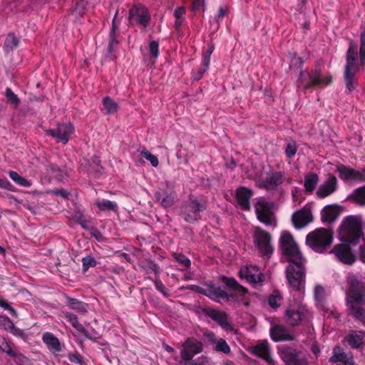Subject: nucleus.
<instances>
[{
	"instance_id": "nucleus-62",
	"label": "nucleus",
	"mask_w": 365,
	"mask_h": 365,
	"mask_svg": "<svg viewBox=\"0 0 365 365\" xmlns=\"http://www.w3.org/2000/svg\"><path fill=\"white\" fill-rule=\"evenodd\" d=\"M205 335L207 337L208 342H225L223 339H220L219 340L216 341L214 334L210 331H206Z\"/></svg>"
},
{
	"instance_id": "nucleus-8",
	"label": "nucleus",
	"mask_w": 365,
	"mask_h": 365,
	"mask_svg": "<svg viewBox=\"0 0 365 365\" xmlns=\"http://www.w3.org/2000/svg\"><path fill=\"white\" fill-rule=\"evenodd\" d=\"M299 294V302H297L296 306H290L285 312V319L287 322L292 326H297L302 322L309 321L311 317V312L308 307L302 303L303 294L304 292V285L301 291L297 290L293 288Z\"/></svg>"
},
{
	"instance_id": "nucleus-35",
	"label": "nucleus",
	"mask_w": 365,
	"mask_h": 365,
	"mask_svg": "<svg viewBox=\"0 0 365 365\" xmlns=\"http://www.w3.org/2000/svg\"><path fill=\"white\" fill-rule=\"evenodd\" d=\"M343 342H365V331L351 330Z\"/></svg>"
},
{
	"instance_id": "nucleus-30",
	"label": "nucleus",
	"mask_w": 365,
	"mask_h": 365,
	"mask_svg": "<svg viewBox=\"0 0 365 365\" xmlns=\"http://www.w3.org/2000/svg\"><path fill=\"white\" fill-rule=\"evenodd\" d=\"M0 327L10 331L16 336L21 335L22 331L16 327L13 322L6 316L0 315Z\"/></svg>"
},
{
	"instance_id": "nucleus-16",
	"label": "nucleus",
	"mask_w": 365,
	"mask_h": 365,
	"mask_svg": "<svg viewBox=\"0 0 365 365\" xmlns=\"http://www.w3.org/2000/svg\"><path fill=\"white\" fill-rule=\"evenodd\" d=\"M128 19L130 24H138L145 29L150 21V16L145 6L138 4L130 9Z\"/></svg>"
},
{
	"instance_id": "nucleus-49",
	"label": "nucleus",
	"mask_w": 365,
	"mask_h": 365,
	"mask_svg": "<svg viewBox=\"0 0 365 365\" xmlns=\"http://www.w3.org/2000/svg\"><path fill=\"white\" fill-rule=\"evenodd\" d=\"M6 97L11 103L15 105L16 106H18L20 103L19 97L9 88L6 89Z\"/></svg>"
},
{
	"instance_id": "nucleus-20",
	"label": "nucleus",
	"mask_w": 365,
	"mask_h": 365,
	"mask_svg": "<svg viewBox=\"0 0 365 365\" xmlns=\"http://www.w3.org/2000/svg\"><path fill=\"white\" fill-rule=\"evenodd\" d=\"M292 220L295 227L302 228L312 221V215L309 209H302L292 215Z\"/></svg>"
},
{
	"instance_id": "nucleus-24",
	"label": "nucleus",
	"mask_w": 365,
	"mask_h": 365,
	"mask_svg": "<svg viewBox=\"0 0 365 365\" xmlns=\"http://www.w3.org/2000/svg\"><path fill=\"white\" fill-rule=\"evenodd\" d=\"M331 362H341L344 365H354L352 357L349 353H346L344 349L336 346L333 349V354L330 358Z\"/></svg>"
},
{
	"instance_id": "nucleus-40",
	"label": "nucleus",
	"mask_w": 365,
	"mask_h": 365,
	"mask_svg": "<svg viewBox=\"0 0 365 365\" xmlns=\"http://www.w3.org/2000/svg\"><path fill=\"white\" fill-rule=\"evenodd\" d=\"M142 267L146 274H154L158 277L160 273L159 266L152 261L144 262L142 265Z\"/></svg>"
},
{
	"instance_id": "nucleus-19",
	"label": "nucleus",
	"mask_w": 365,
	"mask_h": 365,
	"mask_svg": "<svg viewBox=\"0 0 365 365\" xmlns=\"http://www.w3.org/2000/svg\"><path fill=\"white\" fill-rule=\"evenodd\" d=\"M251 353L264 360L268 365H274V361L272 357L268 344H256L255 346L252 347Z\"/></svg>"
},
{
	"instance_id": "nucleus-27",
	"label": "nucleus",
	"mask_w": 365,
	"mask_h": 365,
	"mask_svg": "<svg viewBox=\"0 0 365 365\" xmlns=\"http://www.w3.org/2000/svg\"><path fill=\"white\" fill-rule=\"evenodd\" d=\"M63 315L66 321L69 322L79 334L89 338L87 331L85 329L83 326L78 322L76 314L72 312H63Z\"/></svg>"
},
{
	"instance_id": "nucleus-60",
	"label": "nucleus",
	"mask_w": 365,
	"mask_h": 365,
	"mask_svg": "<svg viewBox=\"0 0 365 365\" xmlns=\"http://www.w3.org/2000/svg\"><path fill=\"white\" fill-rule=\"evenodd\" d=\"M185 14V9L183 6L178 7L174 11V16L175 19H184V15Z\"/></svg>"
},
{
	"instance_id": "nucleus-15",
	"label": "nucleus",
	"mask_w": 365,
	"mask_h": 365,
	"mask_svg": "<svg viewBox=\"0 0 365 365\" xmlns=\"http://www.w3.org/2000/svg\"><path fill=\"white\" fill-rule=\"evenodd\" d=\"M284 180V174L282 172L269 171L264 178H255L256 183L260 188L267 190H274L282 184Z\"/></svg>"
},
{
	"instance_id": "nucleus-11",
	"label": "nucleus",
	"mask_w": 365,
	"mask_h": 365,
	"mask_svg": "<svg viewBox=\"0 0 365 365\" xmlns=\"http://www.w3.org/2000/svg\"><path fill=\"white\" fill-rule=\"evenodd\" d=\"M278 353L286 365H308L303 354L287 344L277 346Z\"/></svg>"
},
{
	"instance_id": "nucleus-18",
	"label": "nucleus",
	"mask_w": 365,
	"mask_h": 365,
	"mask_svg": "<svg viewBox=\"0 0 365 365\" xmlns=\"http://www.w3.org/2000/svg\"><path fill=\"white\" fill-rule=\"evenodd\" d=\"M338 187L336 177L329 174L328 178L319 186L316 195L318 198H325L334 193L337 190Z\"/></svg>"
},
{
	"instance_id": "nucleus-44",
	"label": "nucleus",
	"mask_w": 365,
	"mask_h": 365,
	"mask_svg": "<svg viewBox=\"0 0 365 365\" xmlns=\"http://www.w3.org/2000/svg\"><path fill=\"white\" fill-rule=\"evenodd\" d=\"M359 61L361 66H365V31L360 35Z\"/></svg>"
},
{
	"instance_id": "nucleus-31",
	"label": "nucleus",
	"mask_w": 365,
	"mask_h": 365,
	"mask_svg": "<svg viewBox=\"0 0 365 365\" xmlns=\"http://www.w3.org/2000/svg\"><path fill=\"white\" fill-rule=\"evenodd\" d=\"M66 299L67 306L70 309L78 312L80 314H85L88 312V304L86 303L69 297H67Z\"/></svg>"
},
{
	"instance_id": "nucleus-48",
	"label": "nucleus",
	"mask_w": 365,
	"mask_h": 365,
	"mask_svg": "<svg viewBox=\"0 0 365 365\" xmlns=\"http://www.w3.org/2000/svg\"><path fill=\"white\" fill-rule=\"evenodd\" d=\"M83 270L86 272L90 267H94L97 262L91 255H87L82 259Z\"/></svg>"
},
{
	"instance_id": "nucleus-42",
	"label": "nucleus",
	"mask_w": 365,
	"mask_h": 365,
	"mask_svg": "<svg viewBox=\"0 0 365 365\" xmlns=\"http://www.w3.org/2000/svg\"><path fill=\"white\" fill-rule=\"evenodd\" d=\"M282 297L278 291H274L269 296L268 302L271 307L277 308L280 306Z\"/></svg>"
},
{
	"instance_id": "nucleus-43",
	"label": "nucleus",
	"mask_w": 365,
	"mask_h": 365,
	"mask_svg": "<svg viewBox=\"0 0 365 365\" xmlns=\"http://www.w3.org/2000/svg\"><path fill=\"white\" fill-rule=\"evenodd\" d=\"M19 44V38L13 34H9L4 42V47L9 50H13Z\"/></svg>"
},
{
	"instance_id": "nucleus-7",
	"label": "nucleus",
	"mask_w": 365,
	"mask_h": 365,
	"mask_svg": "<svg viewBox=\"0 0 365 365\" xmlns=\"http://www.w3.org/2000/svg\"><path fill=\"white\" fill-rule=\"evenodd\" d=\"M333 242V232L330 230L319 228L309 232L306 237V244L318 253H324Z\"/></svg>"
},
{
	"instance_id": "nucleus-21",
	"label": "nucleus",
	"mask_w": 365,
	"mask_h": 365,
	"mask_svg": "<svg viewBox=\"0 0 365 365\" xmlns=\"http://www.w3.org/2000/svg\"><path fill=\"white\" fill-rule=\"evenodd\" d=\"M270 336L274 341H293L294 339L292 333L281 325H275L270 329Z\"/></svg>"
},
{
	"instance_id": "nucleus-47",
	"label": "nucleus",
	"mask_w": 365,
	"mask_h": 365,
	"mask_svg": "<svg viewBox=\"0 0 365 365\" xmlns=\"http://www.w3.org/2000/svg\"><path fill=\"white\" fill-rule=\"evenodd\" d=\"M297 147L295 141L289 142L285 148V155L288 158L294 157L297 153Z\"/></svg>"
},
{
	"instance_id": "nucleus-50",
	"label": "nucleus",
	"mask_w": 365,
	"mask_h": 365,
	"mask_svg": "<svg viewBox=\"0 0 365 365\" xmlns=\"http://www.w3.org/2000/svg\"><path fill=\"white\" fill-rule=\"evenodd\" d=\"M68 358L71 362L76 363L80 365H83V360L81 355L77 351H75L73 353H70L68 355Z\"/></svg>"
},
{
	"instance_id": "nucleus-2",
	"label": "nucleus",
	"mask_w": 365,
	"mask_h": 365,
	"mask_svg": "<svg viewBox=\"0 0 365 365\" xmlns=\"http://www.w3.org/2000/svg\"><path fill=\"white\" fill-rule=\"evenodd\" d=\"M279 246L283 255L290 262L286 269L289 284L292 288L301 291L305 284L304 259L290 232L283 231L281 233Z\"/></svg>"
},
{
	"instance_id": "nucleus-34",
	"label": "nucleus",
	"mask_w": 365,
	"mask_h": 365,
	"mask_svg": "<svg viewBox=\"0 0 365 365\" xmlns=\"http://www.w3.org/2000/svg\"><path fill=\"white\" fill-rule=\"evenodd\" d=\"M319 182V176L314 173H308L304 178V186L305 190L312 192Z\"/></svg>"
},
{
	"instance_id": "nucleus-23",
	"label": "nucleus",
	"mask_w": 365,
	"mask_h": 365,
	"mask_svg": "<svg viewBox=\"0 0 365 365\" xmlns=\"http://www.w3.org/2000/svg\"><path fill=\"white\" fill-rule=\"evenodd\" d=\"M252 195V190L245 187H240L237 189L236 199L238 205L242 210L250 209V200Z\"/></svg>"
},
{
	"instance_id": "nucleus-39",
	"label": "nucleus",
	"mask_w": 365,
	"mask_h": 365,
	"mask_svg": "<svg viewBox=\"0 0 365 365\" xmlns=\"http://www.w3.org/2000/svg\"><path fill=\"white\" fill-rule=\"evenodd\" d=\"M10 178L17 185L24 187H30L31 186V181L19 175L16 171L11 170L9 172Z\"/></svg>"
},
{
	"instance_id": "nucleus-12",
	"label": "nucleus",
	"mask_w": 365,
	"mask_h": 365,
	"mask_svg": "<svg viewBox=\"0 0 365 365\" xmlns=\"http://www.w3.org/2000/svg\"><path fill=\"white\" fill-rule=\"evenodd\" d=\"M254 242L261 255L269 259L274 252L271 244V235L260 227H256L253 232Z\"/></svg>"
},
{
	"instance_id": "nucleus-6",
	"label": "nucleus",
	"mask_w": 365,
	"mask_h": 365,
	"mask_svg": "<svg viewBox=\"0 0 365 365\" xmlns=\"http://www.w3.org/2000/svg\"><path fill=\"white\" fill-rule=\"evenodd\" d=\"M359 70V62L356 46L350 43L346 53V64L344 70L346 88L349 93L355 89L357 83L355 75Z\"/></svg>"
},
{
	"instance_id": "nucleus-33",
	"label": "nucleus",
	"mask_w": 365,
	"mask_h": 365,
	"mask_svg": "<svg viewBox=\"0 0 365 365\" xmlns=\"http://www.w3.org/2000/svg\"><path fill=\"white\" fill-rule=\"evenodd\" d=\"M117 15H118V11L115 13V14L113 19V21H112V28H111V30L110 32V38H109V42H108V51L109 53H113V51L114 50V47L118 43V41L116 40V36H115V31L118 29V25L116 24Z\"/></svg>"
},
{
	"instance_id": "nucleus-56",
	"label": "nucleus",
	"mask_w": 365,
	"mask_h": 365,
	"mask_svg": "<svg viewBox=\"0 0 365 365\" xmlns=\"http://www.w3.org/2000/svg\"><path fill=\"white\" fill-rule=\"evenodd\" d=\"M0 187L9 191H14V186L6 179H0Z\"/></svg>"
},
{
	"instance_id": "nucleus-57",
	"label": "nucleus",
	"mask_w": 365,
	"mask_h": 365,
	"mask_svg": "<svg viewBox=\"0 0 365 365\" xmlns=\"http://www.w3.org/2000/svg\"><path fill=\"white\" fill-rule=\"evenodd\" d=\"M42 339L43 342H58V339L51 332L44 333Z\"/></svg>"
},
{
	"instance_id": "nucleus-63",
	"label": "nucleus",
	"mask_w": 365,
	"mask_h": 365,
	"mask_svg": "<svg viewBox=\"0 0 365 365\" xmlns=\"http://www.w3.org/2000/svg\"><path fill=\"white\" fill-rule=\"evenodd\" d=\"M53 193L56 195H58V196H61L64 199H66L69 196V192L66 190H63V189H57V190H53Z\"/></svg>"
},
{
	"instance_id": "nucleus-64",
	"label": "nucleus",
	"mask_w": 365,
	"mask_h": 365,
	"mask_svg": "<svg viewBox=\"0 0 365 365\" xmlns=\"http://www.w3.org/2000/svg\"><path fill=\"white\" fill-rule=\"evenodd\" d=\"M204 0H193L192 9L193 11L199 10L202 6Z\"/></svg>"
},
{
	"instance_id": "nucleus-10",
	"label": "nucleus",
	"mask_w": 365,
	"mask_h": 365,
	"mask_svg": "<svg viewBox=\"0 0 365 365\" xmlns=\"http://www.w3.org/2000/svg\"><path fill=\"white\" fill-rule=\"evenodd\" d=\"M257 219L266 226H276L274 207L273 203L267 202L261 197L255 205Z\"/></svg>"
},
{
	"instance_id": "nucleus-46",
	"label": "nucleus",
	"mask_w": 365,
	"mask_h": 365,
	"mask_svg": "<svg viewBox=\"0 0 365 365\" xmlns=\"http://www.w3.org/2000/svg\"><path fill=\"white\" fill-rule=\"evenodd\" d=\"M209 65H207V66L205 65H204L203 63L202 64V66L199 68H196V69H193L192 71V73H191V78L192 80L194 81H199L200 80L203 75L205 74V73L208 70L209 68Z\"/></svg>"
},
{
	"instance_id": "nucleus-14",
	"label": "nucleus",
	"mask_w": 365,
	"mask_h": 365,
	"mask_svg": "<svg viewBox=\"0 0 365 365\" xmlns=\"http://www.w3.org/2000/svg\"><path fill=\"white\" fill-rule=\"evenodd\" d=\"M74 132V128L70 123H59L56 128L45 130V133L53 138L57 143L66 144L71 135Z\"/></svg>"
},
{
	"instance_id": "nucleus-53",
	"label": "nucleus",
	"mask_w": 365,
	"mask_h": 365,
	"mask_svg": "<svg viewBox=\"0 0 365 365\" xmlns=\"http://www.w3.org/2000/svg\"><path fill=\"white\" fill-rule=\"evenodd\" d=\"M213 51H214V46L212 44H210L208 46L207 50L202 56V63L206 66L207 65L210 66V57H211V54L212 53Z\"/></svg>"
},
{
	"instance_id": "nucleus-58",
	"label": "nucleus",
	"mask_w": 365,
	"mask_h": 365,
	"mask_svg": "<svg viewBox=\"0 0 365 365\" xmlns=\"http://www.w3.org/2000/svg\"><path fill=\"white\" fill-rule=\"evenodd\" d=\"M1 349L6 352L10 356H12L16 351L13 350L10 346V344H0Z\"/></svg>"
},
{
	"instance_id": "nucleus-4",
	"label": "nucleus",
	"mask_w": 365,
	"mask_h": 365,
	"mask_svg": "<svg viewBox=\"0 0 365 365\" xmlns=\"http://www.w3.org/2000/svg\"><path fill=\"white\" fill-rule=\"evenodd\" d=\"M349 288L346 301L350 314L365 325V287L357 277L349 274L346 277Z\"/></svg>"
},
{
	"instance_id": "nucleus-38",
	"label": "nucleus",
	"mask_w": 365,
	"mask_h": 365,
	"mask_svg": "<svg viewBox=\"0 0 365 365\" xmlns=\"http://www.w3.org/2000/svg\"><path fill=\"white\" fill-rule=\"evenodd\" d=\"M95 203L101 211H116L118 209V205L116 202L108 200H97Z\"/></svg>"
},
{
	"instance_id": "nucleus-28",
	"label": "nucleus",
	"mask_w": 365,
	"mask_h": 365,
	"mask_svg": "<svg viewBox=\"0 0 365 365\" xmlns=\"http://www.w3.org/2000/svg\"><path fill=\"white\" fill-rule=\"evenodd\" d=\"M322 220L323 222L331 223L339 216L337 208L333 205H327L322 210Z\"/></svg>"
},
{
	"instance_id": "nucleus-52",
	"label": "nucleus",
	"mask_w": 365,
	"mask_h": 365,
	"mask_svg": "<svg viewBox=\"0 0 365 365\" xmlns=\"http://www.w3.org/2000/svg\"><path fill=\"white\" fill-rule=\"evenodd\" d=\"M11 357L14 359V361L16 365H26L28 362L27 357L24 356L18 351H16V353Z\"/></svg>"
},
{
	"instance_id": "nucleus-25",
	"label": "nucleus",
	"mask_w": 365,
	"mask_h": 365,
	"mask_svg": "<svg viewBox=\"0 0 365 365\" xmlns=\"http://www.w3.org/2000/svg\"><path fill=\"white\" fill-rule=\"evenodd\" d=\"M208 316L214 321L217 322L225 330H232L227 316L222 312L211 309L208 312Z\"/></svg>"
},
{
	"instance_id": "nucleus-45",
	"label": "nucleus",
	"mask_w": 365,
	"mask_h": 365,
	"mask_svg": "<svg viewBox=\"0 0 365 365\" xmlns=\"http://www.w3.org/2000/svg\"><path fill=\"white\" fill-rule=\"evenodd\" d=\"M173 257L182 266V269H188L190 267V260L185 255L180 253H175Z\"/></svg>"
},
{
	"instance_id": "nucleus-54",
	"label": "nucleus",
	"mask_w": 365,
	"mask_h": 365,
	"mask_svg": "<svg viewBox=\"0 0 365 365\" xmlns=\"http://www.w3.org/2000/svg\"><path fill=\"white\" fill-rule=\"evenodd\" d=\"M47 348L52 354L57 355L64 348V344H46Z\"/></svg>"
},
{
	"instance_id": "nucleus-36",
	"label": "nucleus",
	"mask_w": 365,
	"mask_h": 365,
	"mask_svg": "<svg viewBox=\"0 0 365 365\" xmlns=\"http://www.w3.org/2000/svg\"><path fill=\"white\" fill-rule=\"evenodd\" d=\"M46 172L51 178L56 179L58 181L63 180L64 178V171L53 164L47 165Z\"/></svg>"
},
{
	"instance_id": "nucleus-5",
	"label": "nucleus",
	"mask_w": 365,
	"mask_h": 365,
	"mask_svg": "<svg viewBox=\"0 0 365 365\" xmlns=\"http://www.w3.org/2000/svg\"><path fill=\"white\" fill-rule=\"evenodd\" d=\"M331 76L324 74L316 67L311 71H301L297 81V86L304 90L311 89L314 87H324L331 83Z\"/></svg>"
},
{
	"instance_id": "nucleus-51",
	"label": "nucleus",
	"mask_w": 365,
	"mask_h": 365,
	"mask_svg": "<svg viewBox=\"0 0 365 365\" xmlns=\"http://www.w3.org/2000/svg\"><path fill=\"white\" fill-rule=\"evenodd\" d=\"M0 307L4 309L9 311L10 314L13 317H17L16 310L14 309L7 301L0 299Z\"/></svg>"
},
{
	"instance_id": "nucleus-22",
	"label": "nucleus",
	"mask_w": 365,
	"mask_h": 365,
	"mask_svg": "<svg viewBox=\"0 0 365 365\" xmlns=\"http://www.w3.org/2000/svg\"><path fill=\"white\" fill-rule=\"evenodd\" d=\"M202 351V344H182L180 356L185 361H190Z\"/></svg>"
},
{
	"instance_id": "nucleus-29",
	"label": "nucleus",
	"mask_w": 365,
	"mask_h": 365,
	"mask_svg": "<svg viewBox=\"0 0 365 365\" xmlns=\"http://www.w3.org/2000/svg\"><path fill=\"white\" fill-rule=\"evenodd\" d=\"M347 200L359 205L365 206V185L356 188L347 197Z\"/></svg>"
},
{
	"instance_id": "nucleus-13",
	"label": "nucleus",
	"mask_w": 365,
	"mask_h": 365,
	"mask_svg": "<svg viewBox=\"0 0 365 365\" xmlns=\"http://www.w3.org/2000/svg\"><path fill=\"white\" fill-rule=\"evenodd\" d=\"M339 178L345 182H365V169L356 170L344 164L336 165Z\"/></svg>"
},
{
	"instance_id": "nucleus-9",
	"label": "nucleus",
	"mask_w": 365,
	"mask_h": 365,
	"mask_svg": "<svg viewBox=\"0 0 365 365\" xmlns=\"http://www.w3.org/2000/svg\"><path fill=\"white\" fill-rule=\"evenodd\" d=\"M205 209V202L197 199L190 198L182 203L180 215L187 222L192 223L201 219V212Z\"/></svg>"
},
{
	"instance_id": "nucleus-55",
	"label": "nucleus",
	"mask_w": 365,
	"mask_h": 365,
	"mask_svg": "<svg viewBox=\"0 0 365 365\" xmlns=\"http://www.w3.org/2000/svg\"><path fill=\"white\" fill-rule=\"evenodd\" d=\"M149 51L150 55L154 58H158L159 55V43L156 41H152L149 44Z\"/></svg>"
},
{
	"instance_id": "nucleus-59",
	"label": "nucleus",
	"mask_w": 365,
	"mask_h": 365,
	"mask_svg": "<svg viewBox=\"0 0 365 365\" xmlns=\"http://www.w3.org/2000/svg\"><path fill=\"white\" fill-rule=\"evenodd\" d=\"M208 362V359L207 356H202L198 357L195 360L189 363V365H205Z\"/></svg>"
},
{
	"instance_id": "nucleus-26",
	"label": "nucleus",
	"mask_w": 365,
	"mask_h": 365,
	"mask_svg": "<svg viewBox=\"0 0 365 365\" xmlns=\"http://www.w3.org/2000/svg\"><path fill=\"white\" fill-rule=\"evenodd\" d=\"M157 201L164 207H171L175 202V196L165 190H159L155 194Z\"/></svg>"
},
{
	"instance_id": "nucleus-17",
	"label": "nucleus",
	"mask_w": 365,
	"mask_h": 365,
	"mask_svg": "<svg viewBox=\"0 0 365 365\" xmlns=\"http://www.w3.org/2000/svg\"><path fill=\"white\" fill-rule=\"evenodd\" d=\"M240 277L246 279L247 282L255 286L262 282L264 279V275L259 268L255 265H247L240 268Z\"/></svg>"
},
{
	"instance_id": "nucleus-41",
	"label": "nucleus",
	"mask_w": 365,
	"mask_h": 365,
	"mask_svg": "<svg viewBox=\"0 0 365 365\" xmlns=\"http://www.w3.org/2000/svg\"><path fill=\"white\" fill-rule=\"evenodd\" d=\"M148 279L154 283L155 289L160 292L165 297L168 298L170 296L169 290L165 287V286L158 279V277L152 278L151 277H148Z\"/></svg>"
},
{
	"instance_id": "nucleus-1",
	"label": "nucleus",
	"mask_w": 365,
	"mask_h": 365,
	"mask_svg": "<svg viewBox=\"0 0 365 365\" xmlns=\"http://www.w3.org/2000/svg\"><path fill=\"white\" fill-rule=\"evenodd\" d=\"M339 238L346 244L336 245L331 252L342 263L351 264L356 260V253L365 263V240L362 237L361 225L357 217L347 216L341 223Z\"/></svg>"
},
{
	"instance_id": "nucleus-37",
	"label": "nucleus",
	"mask_w": 365,
	"mask_h": 365,
	"mask_svg": "<svg viewBox=\"0 0 365 365\" xmlns=\"http://www.w3.org/2000/svg\"><path fill=\"white\" fill-rule=\"evenodd\" d=\"M327 297V293L324 288L321 285H317L314 287V299L317 306L319 308H324V303Z\"/></svg>"
},
{
	"instance_id": "nucleus-32",
	"label": "nucleus",
	"mask_w": 365,
	"mask_h": 365,
	"mask_svg": "<svg viewBox=\"0 0 365 365\" xmlns=\"http://www.w3.org/2000/svg\"><path fill=\"white\" fill-rule=\"evenodd\" d=\"M103 108L102 110L106 114H114L118 108V104L113 98L109 96H106L103 98Z\"/></svg>"
},
{
	"instance_id": "nucleus-61",
	"label": "nucleus",
	"mask_w": 365,
	"mask_h": 365,
	"mask_svg": "<svg viewBox=\"0 0 365 365\" xmlns=\"http://www.w3.org/2000/svg\"><path fill=\"white\" fill-rule=\"evenodd\" d=\"M215 350L227 354L230 351V348L228 346V344H216Z\"/></svg>"
},
{
	"instance_id": "nucleus-3",
	"label": "nucleus",
	"mask_w": 365,
	"mask_h": 365,
	"mask_svg": "<svg viewBox=\"0 0 365 365\" xmlns=\"http://www.w3.org/2000/svg\"><path fill=\"white\" fill-rule=\"evenodd\" d=\"M222 282L227 290L224 287L210 282L207 284V287L205 288L198 287L197 291L215 301L222 299L227 302H237L248 304L245 297L247 289L245 287L231 277H222Z\"/></svg>"
}]
</instances>
